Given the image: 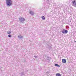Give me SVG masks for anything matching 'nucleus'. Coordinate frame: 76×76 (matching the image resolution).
Returning a JSON list of instances; mask_svg holds the SVG:
<instances>
[{"label":"nucleus","instance_id":"nucleus-1","mask_svg":"<svg viewBox=\"0 0 76 76\" xmlns=\"http://www.w3.org/2000/svg\"><path fill=\"white\" fill-rule=\"evenodd\" d=\"M6 3L7 6H11L12 4V1L11 0H7Z\"/></svg>","mask_w":76,"mask_h":76},{"label":"nucleus","instance_id":"nucleus-2","mask_svg":"<svg viewBox=\"0 0 76 76\" xmlns=\"http://www.w3.org/2000/svg\"><path fill=\"white\" fill-rule=\"evenodd\" d=\"M20 21L22 23H23L24 21L25 20V19L23 17H20L19 18Z\"/></svg>","mask_w":76,"mask_h":76},{"label":"nucleus","instance_id":"nucleus-3","mask_svg":"<svg viewBox=\"0 0 76 76\" xmlns=\"http://www.w3.org/2000/svg\"><path fill=\"white\" fill-rule=\"evenodd\" d=\"M72 4L73 6L76 7V1L75 0H74L72 1Z\"/></svg>","mask_w":76,"mask_h":76},{"label":"nucleus","instance_id":"nucleus-4","mask_svg":"<svg viewBox=\"0 0 76 76\" xmlns=\"http://www.w3.org/2000/svg\"><path fill=\"white\" fill-rule=\"evenodd\" d=\"M66 60L65 59H63L62 60V62L63 63H66Z\"/></svg>","mask_w":76,"mask_h":76},{"label":"nucleus","instance_id":"nucleus-5","mask_svg":"<svg viewBox=\"0 0 76 76\" xmlns=\"http://www.w3.org/2000/svg\"><path fill=\"white\" fill-rule=\"evenodd\" d=\"M62 33L63 34H67L68 32V31L67 30H65L64 31H62Z\"/></svg>","mask_w":76,"mask_h":76},{"label":"nucleus","instance_id":"nucleus-6","mask_svg":"<svg viewBox=\"0 0 76 76\" xmlns=\"http://www.w3.org/2000/svg\"><path fill=\"white\" fill-rule=\"evenodd\" d=\"M30 13L31 15H34V13L33 11H31Z\"/></svg>","mask_w":76,"mask_h":76},{"label":"nucleus","instance_id":"nucleus-7","mask_svg":"<svg viewBox=\"0 0 76 76\" xmlns=\"http://www.w3.org/2000/svg\"><path fill=\"white\" fill-rule=\"evenodd\" d=\"M56 76H61V74L59 73H57L56 74Z\"/></svg>","mask_w":76,"mask_h":76},{"label":"nucleus","instance_id":"nucleus-8","mask_svg":"<svg viewBox=\"0 0 76 76\" xmlns=\"http://www.w3.org/2000/svg\"><path fill=\"white\" fill-rule=\"evenodd\" d=\"M55 66H56V67H60V65H58V64H55Z\"/></svg>","mask_w":76,"mask_h":76},{"label":"nucleus","instance_id":"nucleus-9","mask_svg":"<svg viewBox=\"0 0 76 76\" xmlns=\"http://www.w3.org/2000/svg\"><path fill=\"white\" fill-rule=\"evenodd\" d=\"M41 18L43 20H45V17H44V16H42Z\"/></svg>","mask_w":76,"mask_h":76},{"label":"nucleus","instance_id":"nucleus-10","mask_svg":"<svg viewBox=\"0 0 76 76\" xmlns=\"http://www.w3.org/2000/svg\"><path fill=\"white\" fill-rule=\"evenodd\" d=\"M7 34H11V31H7Z\"/></svg>","mask_w":76,"mask_h":76},{"label":"nucleus","instance_id":"nucleus-11","mask_svg":"<svg viewBox=\"0 0 76 76\" xmlns=\"http://www.w3.org/2000/svg\"><path fill=\"white\" fill-rule=\"evenodd\" d=\"M8 37L10 38H11V37H12V35H11L10 34H9L8 35Z\"/></svg>","mask_w":76,"mask_h":76},{"label":"nucleus","instance_id":"nucleus-12","mask_svg":"<svg viewBox=\"0 0 76 76\" xmlns=\"http://www.w3.org/2000/svg\"><path fill=\"white\" fill-rule=\"evenodd\" d=\"M48 60H49L50 61V60H51V58L50 57H48Z\"/></svg>","mask_w":76,"mask_h":76},{"label":"nucleus","instance_id":"nucleus-13","mask_svg":"<svg viewBox=\"0 0 76 76\" xmlns=\"http://www.w3.org/2000/svg\"><path fill=\"white\" fill-rule=\"evenodd\" d=\"M73 0H70L71 1H73Z\"/></svg>","mask_w":76,"mask_h":76},{"label":"nucleus","instance_id":"nucleus-14","mask_svg":"<svg viewBox=\"0 0 76 76\" xmlns=\"http://www.w3.org/2000/svg\"><path fill=\"white\" fill-rule=\"evenodd\" d=\"M75 42H76V41H75Z\"/></svg>","mask_w":76,"mask_h":76},{"label":"nucleus","instance_id":"nucleus-15","mask_svg":"<svg viewBox=\"0 0 76 76\" xmlns=\"http://www.w3.org/2000/svg\"><path fill=\"white\" fill-rule=\"evenodd\" d=\"M63 31H64V30H63Z\"/></svg>","mask_w":76,"mask_h":76}]
</instances>
